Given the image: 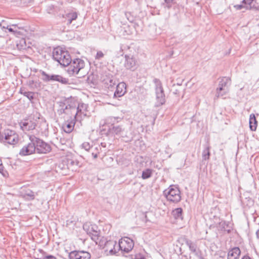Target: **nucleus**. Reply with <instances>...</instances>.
<instances>
[{
    "label": "nucleus",
    "instance_id": "nucleus-14",
    "mask_svg": "<svg viewBox=\"0 0 259 259\" xmlns=\"http://www.w3.org/2000/svg\"><path fill=\"white\" fill-rule=\"evenodd\" d=\"M35 152L34 143L30 142L27 145L24 146L20 150L19 154L21 155L26 156L32 154Z\"/></svg>",
    "mask_w": 259,
    "mask_h": 259
},
{
    "label": "nucleus",
    "instance_id": "nucleus-32",
    "mask_svg": "<svg viewBox=\"0 0 259 259\" xmlns=\"http://www.w3.org/2000/svg\"><path fill=\"white\" fill-rule=\"evenodd\" d=\"M181 90V88H179L175 84H173L171 89L172 93L175 95H179Z\"/></svg>",
    "mask_w": 259,
    "mask_h": 259
},
{
    "label": "nucleus",
    "instance_id": "nucleus-26",
    "mask_svg": "<svg viewBox=\"0 0 259 259\" xmlns=\"http://www.w3.org/2000/svg\"><path fill=\"white\" fill-rule=\"evenodd\" d=\"M121 120V118L120 117L109 116L106 119L105 121L106 124L113 125L115 123L119 122Z\"/></svg>",
    "mask_w": 259,
    "mask_h": 259
},
{
    "label": "nucleus",
    "instance_id": "nucleus-4",
    "mask_svg": "<svg viewBox=\"0 0 259 259\" xmlns=\"http://www.w3.org/2000/svg\"><path fill=\"white\" fill-rule=\"evenodd\" d=\"M18 140V136L14 131L7 129L3 133L0 132V141L5 145H15Z\"/></svg>",
    "mask_w": 259,
    "mask_h": 259
},
{
    "label": "nucleus",
    "instance_id": "nucleus-10",
    "mask_svg": "<svg viewBox=\"0 0 259 259\" xmlns=\"http://www.w3.org/2000/svg\"><path fill=\"white\" fill-rule=\"evenodd\" d=\"M134 246V243L133 240L127 237L121 238L119 241L117 245L121 251L125 253H128L131 251L133 248Z\"/></svg>",
    "mask_w": 259,
    "mask_h": 259
},
{
    "label": "nucleus",
    "instance_id": "nucleus-44",
    "mask_svg": "<svg viewBox=\"0 0 259 259\" xmlns=\"http://www.w3.org/2000/svg\"><path fill=\"white\" fill-rule=\"evenodd\" d=\"M256 235L258 239H259V229L256 232Z\"/></svg>",
    "mask_w": 259,
    "mask_h": 259
},
{
    "label": "nucleus",
    "instance_id": "nucleus-33",
    "mask_svg": "<svg viewBox=\"0 0 259 259\" xmlns=\"http://www.w3.org/2000/svg\"><path fill=\"white\" fill-rule=\"evenodd\" d=\"M25 97H26L30 100L33 99V93L30 92H25L23 93L21 92Z\"/></svg>",
    "mask_w": 259,
    "mask_h": 259
},
{
    "label": "nucleus",
    "instance_id": "nucleus-48",
    "mask_svg": "<svg viewBox=\"0 0 259 259\" xmlns=\"http://www.w3.org/2000/svg\"><path fill=\"white\" fill-rule=\"evenodd\" d=\"M40 252H41V251H42V252H43L44 253H45V252H44V251H42V250H40Z\"/></svg>",
    "mask_w": 259,
    "mask_h": 259
},
{
    "label": "nucleus",
    "instance_id": "nucleus-42",
    "mask_svg": "<svg viewBox=\"0 0 259 259\" xmlns=\"http://www.w3.org/2000/svg\"><path fill=\"white\" fill-rule=\"evenodd\" d=\"M164 2H165L167 4H170L171 3H172L173 0H164Z\"/></svg>",
    "mask_w": 259,
    "mask_h": 259
},
{
    "label": "nucleus",
    "instance_id": "nucleus-22",
    "mask_svg": "<svg viewBox=\"0 0 259 259\" xmlns=\"http://www.w3.org/2000/svg\"><path fill=\"white\" fill-rule=\"evenodd\" d=\"M83 229L86 231L88 234H89L92 239L96 242L99 240V232L98 231L91 232L90 228H87V225H84L83 226Z\"/></svg>",
    "mask_w": 259,
    "mask_h": 259
},
{
    "label": "nucleus",
    "instance_id": "nucleus-28",
    "mask_svg": "<svg viewBox=\"0 0 259 259\" xmlns=\"http://www.w3.org/2000/svg\"><path fill=\"white\" fill-rule=\"evenodd\" d=\"M92 155L94 157V159H96L98 157V154L101 151V147L100 145H98L95 147H93L92 146V148L90 150Z\"/></svg>",
    "mask_w": 259,
    "mask_h": 259
},
{
    "label": "nucleus",
    "instance_id": "nucleus-49",
    "mask_svg": "<svg viewBox=\"0 0 259 259\" xmlns=\"http://www.w3.org/2000/svg\"><path fill=\"white\" fill-rule=\"evenodd\" d=\"M110 82L111 83H112V80H111H111H110Z\"/></svg>",
    "mask_w": 259,
    "mask_h": 259
},
{
    "label": "nucleus",
    "instance_id": "nucleus-24",
    "mask_svg": "<svg viewBox=\"0 0 259 259\" xmlns=\"http://www.w3.org/2000/svg\"><path fill=\"white\" fill-rule=\"evenodd\" d=\"M125 66L128 69L134 70L136 68V61L133 57H126Z\"/></svg>",
    "mask_w": 259,
    "mask_h": 259
},
{
    "label": "nucleus",
    "instance_id": "nucleus-31",
    "mask_svg": "<svg viewBox=\"0 0 259 259\" xmlns=\"http://www.w3.org/2000/svg\"><path fill=\"white\" fill-rule=\"evenodd\" d=\"M219 89H217L216 90V95L215 97L218 98L223 97L225 95H226L228 92H225L223 90H221L220 91H218Z\"/></svg>",
    "mask_w": 259,
    "mask_h": 259
},
{
    "label": "nucleus",
    "instance_id": "nucleus-29",
    "mask_svg": "<svg viewBox=\"0 0 259 259\" xmlns=\"http://www.w3.org/2000/svg\"><path fill=\"white\" fill-rule=\"evenodd\" d=\"M152 170L149 168L143 171L142 175V179L145 180L150 178L152 176Z\"/></svg>",
    "mask_w": 259,
    "mask_h": 259
},
{
    "label": "nucleus",
    "instance_id": "nucleus-5",
    "mask_svg": "<svg viewBox=\"0 0 259 259\" xmlns=\"http://www.w3.org/2000/svg\"><path fill=\"white\" fill-rule=\"evenodd\" d=\"M163 195L170 202L177 203L181 199V192L179 188L175 186H170L163 191Z\"/></svg>",
    "mask_w": 259,
    "mask_h": 259
},
{
    "label": "nucleus",
    "instance_id": "nucleus-34",
    "mask_svg": "<svg viewBox=\"0 0 259 259\" xmlns=\"http://www.w3.org/2000/svg\"><path fill=\"white\" fill-rule=\"evenodd\" d=\"M81 147L82 148H83L85 150L87 151H90L92 147L90 146V144L88 142H84L81 145Z\"/></svg>",
    "mask_w": 259,
    "mask_h": 259
},
{
    "label": "nucleus",
    "instance_id": "nucleus-13",
    "mask_svg": "<svg viewBox=\"0 0 259 259\" xmlns=\"http://www.w3.org/2000/svg\"><path fill=\"white\" fill-rule=\"evenodd\" d=\"M111 133L120 136L122 138L127 137V131L123 125H113L109 128Z\"/></svg>",
    "mask_w": 259,
    "mask_h": 259
},
{
    "label": "nucleus",
    "instance_id": "nucleus-18",
    "mask_svg": "<svg viewBox=\"0 0 259 259\" xmlns=\"http://www.w3.org/2000/svg\"><path fill=\"white\" fill-rule=\"evenodd\" d=\"M74 120H76L73 119L70 121L67 120L63 124L62 128L65 133H70L73 130L75 125Z\"/></svg>",
    "mask_w": 259,
    "mask_h": 259
},
{
    "label": "nucleus",
    "instance_id": "nucleus-15",
    "mask_svg": "<svg viewBox=\"0 0 259 259\" xmlns=\"http://www.w3.org/2000/svg\"><path fill=\"white\" fill-rule=\"evenodd\" d=\"M230 84V78L229 77H223L221 78L219 83V87L217 89H219V91L223 90L225 92H229V87Z\"/></svg>",
    "mask_w": 259,
    "mask_h": 259
},
{
    "label": "nucleus",
    "instance_id": "nucleus-46",
    "mask_svg": "<svg viewBox=\"0 0 259 259\" xmlns=\"http://www.w3.org/2000/svg\"><path fill=\"white\" fill-rule=\"evenodd\" d=\"M29 85H31L33 83L34 81L33 80H29Z\"/></svg>",
    "mask_w": 259,
    "mask_h": 259
},
{
    "label": "nucleus",
    "instance_id": "nucleus-41",
    "mask_svg": "<svg viewBox=\"0 0 259 259\" xmlns=\"http://www.w3.org/2000/svg\"><path fill=\"white\" fill-rule=\"evenodd\" d=\"M183 81V80H182L181 82H177V84H176V85L177 87H178L179 88H181V85H182Z\"/></svg>",
    "mask_w": 259,
    "mask_h": 259
},
{
    "label": "nucleus",
    "instance_id": "nucleus-38",
    "mask_svg": "<svg viewBox=\"0 0 259 259\" xmlns=\"http://www.w3.org/2000/svg\"><path fill=\"white\" fill-rule=\"evenodd\" d=\"M87 228H90V231L91 232H93V231H98L97 230V229H98V227L95 226V225H91V226H88L87 225Z\"/></svg>",
    "mask_w": 259,
    "mask_h": 259
},
{
    "label": "nucleus",
    "instance_id": "nucleus-35",
    "mask_svg": "<svg viewBox=\"0 0 259 259\" xmlns=\"http://www.w3.org/2000/svg\"><path fill=\"white\" fill-rule=\"evenodd\" d=\"M0 26L2 27L3 29L8 28L9 25L6 23L5 20H2L1 22H0Z\"/></svg>",
    "mask_w": 259,
    "mask_h": 259
},
{
    "label": "nucleus",
    "instance_id": "nucleus-1",
    "mask_svg": "<svg viewBox=\"0 0 259 259\" xmlns=\"http://www.w3.org/2000/svg\"><path fill=\"white\" fill-rule=\"evenodd\" d=\"M76 104L75 100L72 99L66 100L65 102H60L57 113L64 119L68 117L72 119L73 117L74 119L77 121L76 116Z\"/></svg>",
    "mask_w": 259,
    "mask_h": 259
},
{
    "label": "nucleus",
    "instance_id": "nucleus-25",
    "mask_svg": "<svg viewBox=\"0 0 259 259\" xmlns=\"http://www.w3.org/2000/svg\"><path fill=\"white\" fill-rule=\"evenodd\" d=\"M257 121L254 114L252 113L249 116V127L251 131H255L256 129Z\"/></svg>",
    "mask_w": 259,
    "mask_h": 259
},
{
    "label": "nucleus",
    "instance_id": "nucleus-50",
    "mask_svg": "<svg viewBox=\"0 0 259 259\" xmlns=\"http://www.w3.org/2000/svg\"><path fill=\"white\" fill-rule=\"evenodd\" d=\"M0 163H1V161L0 160Z\"/></svg>",
    "mask_w": 259,
    "mask_h": 259
},
{
    "label": "nucleus",
    "instance_id": "nucleus-43",
    "mask_svg": "<svg viewBox=\"0 0 259 259\" xmlns=\"http://www.w3.org/2000/svg\"><path fill=\"white\" fill-rule=\"evenodd\" d=\"M7 29H8L9 31L10 32H14V33L16 32V31H14V29L11 27H10V28L8 27V28H7Z\"/></svg>",
    "mask_w": 259,
    "mask_h": 259
},
{
    "label": "nucleus",
    "instance_id": "nucleus-40",
    "mask_svg": "<svg viewBox=\"0 0 259 259\" xmlns=\"http://www.w3.org/2000/svg\"><path fill=\"white\" fill-rule=\"evenodd\" d=\"M234 7L237 10H240L243 7V6L242 5H236L234 6Z\"/></svg>",
    "mask_w": 259,
    "mask_h": 259
},
{
    "label": "nucleus",
    "instance_id": "nucleus-17",
    "mask_svg": "<svg viewBox=\"0 0 259 259\" xmlns=\"http://www.w3.org/2000/svg\"><path fill=\"white\" fill-rule=\"evenodd\" d=\"M64 22L67 25H70L77 18V14L75 12L66 13L63 16Z\"/></svg>",
    "mask_w": 259,
    "mask_h": 259
},
{
    "label": "nucleus",
    "instance_id": "nucleus-39",
    "mask_svg": "<svg viewBox=\"0 0 259 259\" xmlns=\"http://www.w3.org/2000/svg\"><path fill=\"white\" fill-rule=\"evenodd\" d=\"M253 2V0H243L242 3L245 5L250 6Z\"/></svg>",
    "mask_w": 259,
    "mask_h": 259
},
{
    "label": "nucleus",
    "instance_id": "nucleus-12",
    "mask_svg": "<svg viewBox=\"0 0 259 259\" xmlns=\"http://www.w3.org/2000/svg\"><path fill=\"white\" fill-rule=\"evenodd\" d=\"M69 259H91L90 253L84 251H72L69 253Z\"/></svg>",
    "mask_w": 259,
    "mask_h": 259
},
{
    "label": "nucleus",
    "instance_id": "nucleus-6",
    "mask_svg": "<svg viewBox=\"0 0 259 259\" xmlns=\"http://www.w3.org/2000/svg\"><path fill=\"white\" fill-rule=\"evenodd\" d=\"M155 83V93L156 97V106H160L165 102V95L161 81L157 78L154 79Z\"/></svg>",
    "mask_w": 259,
    "mask_h": 259
},
{
    "label": "nucleus",
    "instance_id": "nucleus-30",
    "mask_svg": "<svg viewBox=\"0 0 259 259\" xmlns=\"http://www.w3.org/2000/svg\"><path fill=\"white\" fill-rule=\"evenodd\" d=\"M210 148L209 146H206L202 153V158L203 160H207L209 158L210 156Z\"/></svg>",
    "mask_w": 259,
    "mask_h": 259
},
{
    "label": "nucleus",
    "instance_id": "nucleus-8",
    "mask_svg": "<svg viewBox=\"0 0 259 259\" xmlns=\"http://www.w3.org/2000/svg\"><path fill=\"white\" fill-rule=\"evenodd\" d=\"M41 79L45 82L58 81L63 84H68L69 80L67 78L62 77L60 75H49L44 71L40 70Z\"/></svg>",
    "mask_w": 259,
    "mask_h": 259
},
{
    "label": "nucleus",
    "instance_id": "nucleus-37",
    "mask_svg": "<svg viewBox=\"0 0 259 259\" xmlns=\"http://www.w3.org/2000/svg\"><path fill=\"white\" fill-rule=\"evenodd\" d=\"M36 259H57L56 257L52 255H47L44 257L37 258Z\"/></svg>",
    "mask_w": 259,
    "mask_h": 259
},
{
    "label": "nucleus",
    "instance_id": "nucleus-3",
    "mask_svg": "<svg viewBox=\"0 0 259 259\" xmlns=\"http://www.w3.org/2000/svg\"><path fill=\"white\" fill-rule=\"evenodd\" d=\"M28 136L30 141L34 143L35 152L39 154H46L51 151V147L49 144L33 135H28Z\"/></svg>",
    "mask_w": 259,
    "mask_h": 259
},
{
    "label": "nucleus",
    "instance_id": "nucleus-20",
    "mask_svg": "<svg viewBox=\"0 0 259 259\" xmlns=\"http://www.w3.org/2000/svg\"><path fill=\"white\" fill-rule=\"evenodd\" d=\"M117 245L116 241L113 240H109L106 242L105 247L106 251H109V253L111 255L115 254L116 253L115 246Z\"/></svg>",
    "mask_w": 259,
    "mask_h": 259
},
{
    "label": "nucleus",
    "instance_id": "nucleus-9",
    "mask_svg": "<svg viewBox=\"0 0 259 259\" xmlns=\"http://www.w3.org/2000/svg\"><path fill=\"white\" fill-rule=\"evenodd\" d=\"M37 124V119L34 116H30L20 123L21 128L23 131H29L35 129Z\"/></svg>",
    "mask_w": 259,
    "mask_h": 259
},
{
    "label": "nucleus",
    "instance_id": "nucleus-47",
    "mask_svg": "<svg viewBox=\"0 0 259 259\" xmlns=\"http://www.w3.org/2000/svg\"><path fill=\"white\" fill-rule=\"evenodd\" d=\"M101 146L105 147V144L104 143H101Z\"/></svg>",
    "mask_w": 259,
    "mask_h": 259
},
{
    "label": "nucleus",
    "instance_id": "nucleus-23",
    "mask_svg": "<svg viewBox=\"0 0 259 259\" xmlns=\"http://www.w3.org/2000/svg\"><path fill=\"white\" fill-rule=\"evenodd\" d=\"M186 244L189 247L190 251L194 253L196 256L199 254L197 250V245L195 243L192 242L191 240L186 239L185 240Z\"/></svg>",
    "mask_w": 259,
    "mask_h": 259
},
{
    "label": "nucleus",
    "instance_id": "nucleus-27",
    "mask_svg": "<svg viewBox=\"0 0 259 259\" xmlns=\"http://www.w3.org/2000/svg\"><path fill=\"white\" fill-rule=\"evenodd\" d=\"M182 212L183 209L182 208H177L172 210V215L176 219L182 220Z\"/></svg>",
    "mask_w": 259,
    "mask_h": 259
},
{
    "label": "nucleus",
    "instance_id": "nucleus-16",
    "mask_svg": "<svg viewBox=\"0 0 259 259\" xmlns=\"http://www.w3.org/2000/svg\"><path fill=\"white\" fill-rule=\"evenodd\" d=\"M126 92V84L124 82L119 83L116 86V90L114 94V97H120Z\"/></svg>",
    "mask_w": 259,
    "mask_h": 259
},
{
    "label": "nucleus",
    "instance_id": "nucleus-7",
    "mask_svg": "<svg viewBox=\"0 0 259 259\" xmlns=\"http://www.w3.org/2000/svg\"><path fill=\"white\" fill-rule=\"evenodd\" d=\"M84 62L79 58H77L73 61L71 59V62L68 65L67 72L70 75L78 74L84 67Z\"/></svg>",
    "mask_w": 259,
    "mask_h": 259
},
{
    "label": "nucleus",
    "instance_id": "nucleus-2",
    "mask_svg": "<svg viewBox=\"0 0 259 259\" xmlns=\"http://www.w3.org/2000/svg\"><path fill=\"white\" fill-rule=\"evenodd\" d=\"M53 58L64 66H67L71 62V57L69 52L59 47L54 49Z\"/></svg>",
    "mask_w": 259,
    "mask_h": 259
},
{
    "label": "nucleus",
    "instance_id": "nucleus-36",
    "mask_svg": "<svg viewBox=\"0 0 259 259\" xmlns=\"http://www.w3.org/2000/svg\"><path fill=\"white\" fill-rule=\"evenodd\" d=\"M104 55L102 51H98L97 53L95 58L96 59L100 60L104 57Z\"/></svg>",
    "mask_w": 259,
    "mask_h": 259
},
{
    "label": "nucleus",
    "instance_id": "nucleus-11",
    "mask_svg": "<svg viewBox=\"0 0 259 259\" xmlns=\"http://www.w3.org/2000/svg\"><path fill=\"white\" fill-rule=\"evenodd\" d=\"M76 104V116H77V120H80L82 117L87 116V111L88 106L83 103H78L75 101Z\"/></svg>",
    "mask_w": 259,
    "mask_h": 259
},
{
    "label": "nucleus",
    "instance_id": "nucleus-19",
    "mask_svg": "<svg viewBox=\"0 0 259 259\" xmlns=\"http://www.w3.org/2000/svg\"><path fill=\"white\" fill-rule=\"evenodd\" d=\"M21 196L23 198L28 201L32 200L35 198L34 193L29 189L23 190L21 192Z\"/></svg>",
    "mask_w": 259,
    "mask_h": 259
},
{
    "label": "nucleus",
    "instance_id": "nucleus-45",
    "mask_svg": "<svg viewBox=\"0 0 259 259\" xmlns=\"http://www.w3.org/2000/svg\"><path fill=\"white\" fill-rule=\"evenodd\" d=\"M242 259H250L248 256H244Z\"/></svg>",
    "mask_w": 259,
    "mask_h": 259
},
{
    "label": "nucleus",
    "instance_id": "nucleus-21",
    "mask_svg": "<svg viewBox=\"0 0 259 259\" xmlns=\"http://www.w3.org/2000/svg\"><path fill=\"white\" fill-rule=\"evenodd\" d=\"M241 251L239 247H234L229 251L228 259H238Z\"/></svg>",
    "mask_w": 259,
    "mask_h": 259
}]
</instances>
